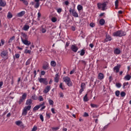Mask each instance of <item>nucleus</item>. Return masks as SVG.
Here are the masks:
<instances>
[{"label": "nucleus", "instance_id": "32", "mask_svg": "<svg viewBox=\"0 0 131 131\" xmlns=\"http://www.w3.org/2000/svg\"><path fill=\"white\" fill-rule=\"evenodd\" d=\"M7 17L9 19H11V18H13V14H12L11 12H8L7 15Z\"/></svg>", "mask_w": 131, "mask_h": 131}, {"label": "nucleus", "instance_id": "38", "mask_svg": "<svg viewBox=\"0 0 131 131\" xmlns=\"http://www.w3.org/2000/svg\"><path fill=\"white\" fill-rule=\"evenodd\" d=\"M39 108V106L38 105H36L33 108V111H37Z\"/></svg>", "mask_w": 131, "mask_h": 131}, {"label": "nucleus", "instance_id": "16", "mask_svg": "<svg viewBox=\"0 0 131 131\" xmlns=\"http://www.w3.org/2000/svg\"><path fill=\"white\" fill-rule=\"evenodd\" d=\"M50 91H51V86H47L43 91V93L45 94H48L50 92Z\"/></svg>", "mask_w": 131, "mask_h": 131}, {"label": "nucleus", "instance_id": "24", "mask_svg": "<svg viewBox=\"0 0 131 131\" xmlns=\"http://www.w3.org/2000/svg\"><path fill=\"white\" fill-rule=\"evenodd\" d=\"M131 78V76L130 75L127 74L124 77V80H130Z\"/></svg>", "mask_w": 131, "mask_h": 131}, {"label": "nucleus", "instance_id": "44", "mask_svg": "<svg viewBox=\"0 0 131 131\" xmlns=\"http://www.w3.org/2000/svg\"><path fill=\"white\" fill-rule=\"evenodd\" d=\"M23 4H24V5H25V6H28V2H27V1H26V0H24V1H23Z\"/></svg>", "mask_w": 131, "mask_h": 131}, {"label": "nucleus", "instance_id": "57", "mask_svg": "<svg viewBox=\"0 0 131 131\" xmlns=\"http://www.w3.org/2000/svg\"><path fill=\"white\" fill-rule=\"evenodd\" d=\"M40 119L42 122L43 121V116L42 115H40Z\"/></svg>", "mask_w": 131, "mask_h": 131}, {"label": "nucleus", "instance_id": "10", "mask_svg": "<svg viewBox=\"0 0 131 131\" xmlns=\"http://www.w3.org/2000/svg\"><path fill=\"white\" fill-rule=\"evenodd\" d=\"M71 50L72 51V52L76 53V52L78 51V47H77L75 44L72 45L71 47Z\"/></svg>", "mask_w": 131, "mask_h": 131}, {"label": "nucleus", "instance_id": "60", "mask_svg": "<svg viewBox=\"0 0 131 131\" xmlns=\"http://www.w3.org/2000/svg\"><path fill=\"white\" fill-rule=\"evenodd\" d=\"M40 16H41V14H40V13L38 12V18H37V19L38 20H39V19L40 18Z\"/></svg>", "mask_w": 131, "mask_h": 131}, {"label": "nucleus", "instance_id": "14", "mask_svg": "<svg viewBox=\"0 0 131 131\" xmlns=\"http://www.w3.org/2000/svg\"><path fill=\"white\" fill-rule=\"evenodd\" d=\"M112 40V38L111 37V36L109 35H106V38L104 39V41L107 42L108 41H111Z\"/></svg>", "mask_w": 131, "mask_h": 131}, {"label": "nucleus", "instance_id": "46", "mask_svg": "<svg viewBox=\"0 0 131 131\" xmlns=\"http://www.w3.org/2000/svg\"><path fill=\"white\" fill-rule=\"evenodd\" d=\"M59 95L60 96V98H64V94L62 92H60Z\"/></svg>", "mask_w": 131, "mask_h": 131}, {"label": "nucleus", "instance_id": "5", "mask_svg": "<svg viewBox=\"0 0 131 131\" xmlns=\"http://www.w3.org/2000/svg\"><path fill=\"white\" fill-rule=\"evenodd\" d=\"M30 110V106H25L22 111V116H26L28 113V111H29Z\"/></svg>", "mask_w": 131, "mask_h": 131}, {"label": "nucleus", "instance_id": "43", "mask_svg": "<svg viewBox=\"0 0 131 131\" xmlns=\"http://www.w3.org/2000/svg\"><path fill=\"white\" fill-rule=\"evenodd\" d=\"M51 21L55 23V22H57V18L56 17H52L51 19Z\"/></svg>", "mask_w": 131, "mask_h": 131}, {"label": "nucleus", "instance_id": "58", "mask_svg": "<svg viewBox=\"0 0 131 131\" xmlns=\"http://www.w3.org/2000/svg\"><path fill=\"white\" fill-rule=\"evenodd\" d=\"M51 112L53 113V114H56V113L55 112V108H51Z\"/></svg>", "mask_w": 131, "mask_h": 131}, {"label": "nucleus", "instance_id": "23", "mask_svg": "<svg viewBox=\"0 0 131 131\" xmlns=\"http://www.w3.org/2000/svg\"><path fill=\"white\" fill-rule=\"evenodd\" d=\"M30 28V27L29 25H25L23 27V30H25V31H27L28 29Z\"/></svg>", "mask_w": 131, "mask_h": 131}, {"label": "nucleus", "instance_id": "42", "mask_svg": "<svg viewBox=\"0 0 131 131\" xmlns=\"http://www.w3.org/2000/svg\"><path fill=\"white\" fill-rule=\"evenodd\" d=\"M115 95L117 97H119V95H120V92L119 91H116Z\"/></svg>", "mask_w": 131, "mask_h": 131}, {"label": "nucleus", "instance_id": "1", "mask_svg": "<svg viewBox=\"0 0 131 131\" xmlns=\"http://www.w3.org/2000/svg\"><path fill=\"white\" fill-rule=\"evenodd\" d=\"M109 4V1H104L103 3H99L97 4L98 9H100L102 11L107 10V6Z\"/></svg>", "mask_w": 131, "mask_h": 131}, {"label": "nucleus", "instance_id": "25", "mask_svg": "<svg viewBox=\"0 0 131 131\" xmlns=\"http://www.w3.org/2000/svg\"><path fill=\"white\" fill-rule=\"evenodd\" d=\"M114 54L115 55H119V54H120V50L118 49H116L114 50Z\"/></svg>", "mask_w": 131, "mask_h": 131}, {"label": "nucleus", "instance_id": "36", "mask_svg": "<svg viewBox=\"0 0 131 131\" xmlns=\"http://www.w3.org/2000/svg\"><path fill=\"white\" fill-rule=\"evenodd\" d=\"M51 65L53 67H55V66H56V62L55 61H51Z\"/></svg>", "mask_w": 131, "mask_h": 131}, {"label": "nucleus", "instance_id": "35", "mask_svg": "<svg viewBox=\"0 0 131 131\" xmlns=\"http://www.w3.org/2000/svg\"><path fill=\"white\" fill-rule=\"evenodd\" d=\"M118 3H119V0H116L115 2L116 9H117L118 8Z\"/></svg>", "mask_w": 131, "mask_h": 131}, {"label": "nucleus", "instance_id": "55", "mask_svg": "<svg viewBox=\"0 0 131 131\" xmlns=\"http://www.w3.org/2000/svg\"><path fill=\"white\" fill-rule=\"evenodd\" d=\"M57 13L60 14V13H61V12H62V9L61 8H59V9H57Z\"/></svg>", "mask_w": 131, "mask_h": 131}, {"label": "nucleus", "instance_id": "39", "mask_svg": "<svg viewBox=\"0 0 131 131\" xmlns=\"http://www.w3.org/2000/svg\"><path fill=\"white\" fill-rule=\"evenodd\" d=\"M81 89H82L83 90H84V89H85V83H81Z\"/></svg>", "mask_w": 131, "mask_h": 131}, {"label": "nucleus", "instance_id": "17", "mask_svg": "<svg viewBox=\"0 0 131 131\" xmlns=\"http://www.w3.org/2000/svg\"><path fill=\"white\" fill-rule=\"evenodd\" d=\"M104 74L102 73H99L98 74V79H99L100 80H103V79H104Z\"/></svg>", "mask_w": 131, "mask_h": 131}, {"label": "nucleus", "instance_id": "26", "mask_svg": "<svg viewBox=\"0 0 131 131\" xmlns=\"http://www.w3.org/2000/svg\"><path fill=\"white\" fill-rule=\"evenodd\" d=\"M21 35L24 39H28V36L27 34H26L25 33H21Z\"/></svg>", "mask_w": 131, "mask_h": 131}, {"label": "nucleus", "instance_id": "49", "mask_svg": "<svg viewBox=\"0 0 131 131\" xmlns=\"http://www.w3.org/2000/svg\"><path fill=\"white\" fill-rule=\"evenodd\" d=\"M39 102H42L43 101V98H42V96H39Z\"/></svg>", "mask_w": 131, "mask_h": 131}, {"label": "nucleus", "instance_id": "9", "mask_svg": "<svg viewBox=\"0 0 131 131\" xmlns=\"http://www.w3.org/2000/svg\"><path fill=\"white\" fill-rule=\"evenodd\" d=\"M21 39L24 45H25L26 46H30V45H31V42L27 40L28 39H24L23 38L21 37Z\"/></svg>", "mask_w": 131, "mask_h": 131}, {"label": "nucleus", "instance_id": "31", "mask_svg": "<svg viewBox=\"0 0 131 131\" xmlns=\"http://www.w3.org/2000/svg\"><path fill=\"white\" fill-rule=\"evenodd\" d=\"M90 105L92 108H98L99 107L98 105L93 104V103H91Z\"/></svg>", "mask_w": 131, "mask_h": 131}, {"label": "nucleus", "instance_id": "12", "mask_svg": "<svg viewBox=\"0 0 131 131\" xmlns=\"http://www.w3.org/2000/svg\"><path fill=\"white\" fill-rule=\"evenodd\" d=\"M43 0H34L35 3H36L34 6V8L35 9H38V8H39V6L40 5V3H39V1L42 2Z\"/></svg>", "mask_w": 131, "mask_h": 131}, {"label": "nucleus", "instance_id": "45", "mask_svg": "<svg viewBox=\"0 0 131 131\" xmlns=\"http://www.w3.org/2000/svg\"><path fill=\"white\" fill-rule=\"evenodd\" d=\"M116 86H117V88H121V83H117L116 84Z\"/></svg>", "mask_w": 131, "mask_h": 131}, {"label": "nucleus", "instance_id": "40", "mask_svg": "<svg viewBox=\"0 0 131 131\" xmlns=\"http://www.w3.org/2000/svg\"><path fill=\"white\" fill-rule=\"evenodd\" d=\"M31 53V50L26 49L25 50V54H30Z\"/></svg>", "mask_w": 131, "mask_h": 131}, {"label": "nucleus", "instance_id": "11", "mask_svg": "<svg viewBox=\"0 0 131 131\" xmlns=\"http://www.w3.org/2000/svg\"><path fill=\"white\" fill-rule=\"evenodd\" d=\"M33 100L31 99H29L26 100V105H27V107H30V109H31V104H32Z\"/></svg>", "mask_w": 131, "mask_h": 131}, {"label": "nucleus", "instance_id": "64", "mask_svg": "<svg viewBox=\"0 0 131 131\" xmlns=\"http://www.w3.org/2000/svg\"><path fill=\"white\" fill-rule=\"evenodd\" d=\"M90 27H95V24L94 23H91L90 24Z\"/></svg>", "mask_w": 131, "mask_h": 131}, {"label": "nucleus", "instance_id": "8", "mask_svg": "<svg viewBox=\"0 0 131 131\" xmlns=\"http://www.w3.org/2000/svg\"><path fill=\"white\" fill-rule=\"evenodd\" d=\"M38 80L39 82H40V83H43L46 85L48 84V83H49V82L48 81V80H47V78H38Z\"/></svg>", "mask_w": 131, "mask_h": 131}, {"label": "nucleus", "instance_id": "53", "mask_svg": "<svg viewBox=\"0 0 131 131\" xmlns=\"http://www.w3.org/2000/svg\"><path fill=\"white\" fill-rule=\"evenodd\" d=\"M128 85V82H124L123 83V89H124V88H125V85Z\"/></svg>", "mask_w": 131, "mask_h": 131}, {"label": "nucleus", "instance_id": "50", "mask_svg": "<svg viewBox=\"0 0 131 131\" xmlns=\"http://www.w3.org/2000/svg\"><path fill=\"white\" fill-rule=\"evenodd\" d=\"M15 58L16 59H19V58H20V54H19L16 53V54H15Z\"/></svg>", "mask_w": 131, "mask_h": 131}, {"label": "nucleus", "instance_id": "18", "mask_svg": "<svg viewBox=\"0 0 131 131\" xmlns=\"http://www.w3.org/2000/svg\"><path fill=\"white\" fill-rule=\"evenodd\" d=\"M40 31H41L42 33H46L47 32V30L46 29V26L42 25L40 29Z\"/></svg>", "mask_w": 131, "mask_h": 131}, {"label": "nucleus", "instance_id": "62", "mask_svg": "<svg viewBox=\"0 0 131 131\" xmlns=\"http://www.w3.org/2000/svg\"><path fill=\"white\" fill-rule=\"evenodd\" d=\"M112 80H113L112 76H110L108 78V80H109L110 82H111V81H112Z\"/></svg>", "mask_w": 131, "mask_h": 131}, {"label": "nucleus", "instance_id": "22", "mask_svg": "<svg viewBox=\"0 0 131 131\" xmlns=\"http://www.w3.org/2000/svg\"><path fill=\"white\" fill-rule=\"evenodd\" d=\"M7 3L3 0H0V7H6Z\"/></svg>", "mask_w": 131, "mask_h": 131}, {"label": "nucleus", "instance_id": "28", "mask_svg": "<svg viewBox=\"0 0 131 131\" xmlns=\"http://www.w3.org/2000/svg\"><path fill=\"white\" fill-rule=\"evenodd\" d=\"M84 102H88L89 101V98H88V94H85L83 98Z\"/></svg>", "mask_w": 131, "mask_h": 131}, {"label": "nucleus", "instance_id": "48", "mask_svg": "<svg viewBox=\"0 0 131 131\" xmlns=\"http://www.w3.org/2000/svg\"><path fill=\"white\" fill-rule=\"evenodd\" d=\"M60 129L59 127H53L52 130H58V129Z\"/></svg>", "mask_w": 131, "mask_h": 131}, {"label": "nucleus", "instance_id": "20", "mask_svg": "<svg viewBox=\"0 0 131 131\" xmlns=\"http://www.w3.org/2000/svg\"><path fill=\"white\" fill-rule=\"evenodd\" d=\"M25 11H22L20 12H19L17 13V16L18 17H23L24 15H25Z\"/></svg>", "mask_w": 131, "mask_h": 131}, {"label": "nucleus", "instance_id": "7", "mask_svg": "<svg viewBox=\"0 0 131 131\" xmlns=\"http://www.w3.org/2000/svg\"><path fill=\"white\" fill-rule=\"evenodd\" d=\"M69 12L70 14H72V16L73 17H75V18H78V13L75 11V9L70 8Z\"/></svg>", "mask_w": 131, "mask_h": 131}, {"label": "nucleus", "instance_id": "3", "mask_svg": "<svg viewBox=\"0 0 131 131\" xmlns=\"http://www.w3.org/2000/svg\"><path fill=\"white\" fill-rule=\"evenodd\" d=\"M63 81L67 83L68 86H72L73 84L72 82L71 81V79L68 76H66L63 78Z\"/></svg>", "mask_w": 131, "mask_h": 131}, {"label": "nucleus", "instance_id": "59", "mask_svg": "<svg viewBox=\"0 0 131 131\" xmlns=\"http://www.w3.org/2000/svg\"><path fill=\"white\" fill-rule=\"evenodd\" d=\"M107 128H108V125L104 126L102 128V130H105V129H107Z\"/></svg>", "mask_w": 131, "mask_h": 131}, {"label": "nucleus", "instance_id": "47", "mask_svg": "<svg viewBox=\"0 0 131 131\" xmlns=\"http://www.w3.org/2000/svg\"><path fill=\"white\" fill-rule=\"evenodd\" d=\"M121 97H125V92H121Z\"/></svg>", "mask_w": 131, "mask_h": 131}, {"label": "nucleus", "instance_id": "29", "mask_svg": "<svg viewBox=\"0 0 131 131\" xmlns=\"http://www.w3.org/2000/svg\"><path fill=\"white\" fill-rule=\"evenodd\" d=\"M31 99L32 100H37V99H38V97H37V96H36V95L34 94L31 96Z\"/></svg>", "mask_w": 131, "mask_h": 131}, {"label": "nucleus", "instance_id": "63", "mask_svg": "<svg viewBox=\"0 0 131 131\" xmlns=\"http://www.w3.org/2000/svg\"><path fill=\"white\" fill-rule=\"evenodd\" d=\"M46 74V72L45 71H41V75H45Z\"/></svg>", "mask_w": 131, "mask_h": 131}, {"label": "nucleus", "instance_id": "54", "mask_svg": "<svg viewBox=\"0 0 131 131\" xmlns=\"http://www.w3.org/2000/svg\"><path fill=\"white\" fill-rule=\"evenodd\" d=\"M37 129V127L34 126L32 129V131H36V130Z\"/></svg>", "mask_w": 131, "mask_h": 131}, {"label": "nucleus", "instance_id": "4", "mask_svg": "<svg viewBox=\"0 0 131 131\" xmlns=\"http://www.w3.org/2000/svg\"><path fill=\"white\" fill-rule=\"evenodd\" d=\"M26 98H27V93H25L23 94L21 97H20L18 100V104L19 105L22 104V103H23V101L26 100Z\"/></svg>", "mask_w": 131, "mask_h": 131}, {"label": "nucleus", "instance_id": "52", "mask_svg": "<svg viewBox=\"0 0 131 131\" xmlns=\"http://www.w3.org/2000/svg\"><path fill=\"white\" fill-rule=\"evenodd\" d=\"M45 102H42V103H40L39 105H38V106L40 108V107H42V106H45Z\"/></svg>", "mask_w": 131, "mask_h": 131}, {"label": "nucleus", "instance_id": "21", "mask_svg": "<svg viewBox=\"0 0 131 131\" xmlns=\"http://www.w3.org/2000/svg\"><path fill=\"white\" fill-rule=\"evenodd\" d=\"M54 81L58 83L59 82V74H56L55 75V77H54Z\"/></svg>", "mask_w": 131, "mask_h": 131}, {"label": "nucleus", "instance_id": "34", "mask_svg": "<svg viewBox=\"0 0 131 131\" xmlns=\"http://www.w3.org/2000/svg\"><path fill=\"white\" fill-rule=\"evenodd\" d=\"M83 8L82 7V6L80 5H78L77 6V10L78 11H81V10H82Z\"/></svg>", "mask_w": 131, "mask_h": 131}, {"label": "nucleus", "instance_id": "30", "mask_svg": "<svg viewBox=\"0 0 131 131\" xmlns=\"http://www.w3.org/2000/svg\"><path fill=\"white\" fill-rule=\"evenodd\" d=\"M84 54H85V50H83V49H82V50L80 51V56H83V55H84Z\"/></svg>", "mask_w": 131, "mask_h": 131}, {"label": "nucleus", "instance_id": "13", "mask_svg": "<svg viewBox=\"0 0 131 131\" xmlns=\"http://www.w3.org/2000/svg\"><path fill=\"white\" fill-rule=\"evenodd\" d=\"M42 69L43 70H48L50 69V65L49 64L48 62H45L42 66Z\"/></svg>", "mask_w": 131, "mask_h": 131}, {"label": "nucleus", "instance_id": "27", "mask_svg": "<svg viewBox=\"0 0 131 131\" xmlns=\"http://www.w3.org/2000/svg\"><path fill=\"white\" fill-rule=\"evenodd\" d=\"M99 24H100V25H102V26L104 25V24H105V19L103 18L100 19Z\"/></svg>", "mask_w": 131, "mask_h": 131}, {"label": "nucleus", "instance_id": "37", "mask_svg": "<svg viewBox=\"0 0 131 131\" xmlns=\"http://www.w3.org/2000/svg\"><path fill=\"white\" fill-rule=\"evenodd\" d=\"M49 103V105H51L52 106H53V105H54V101H53L51 99H49L48 100Z\"/></svg>", "mask_w": 131, "mask_h": 131}, {"label": "nucleus", "instance_id": "6", "mask_svg": "<svg viewBox=\"0 0 131 131\" xmlns=\"http://www.w3.org/2000/svg\"><path fill=\"white\" fill-rule=\"evenodd\" d=\"M8 56H9V52H8V50H4L1 53V56L2 58H6V60L8 59Z\"/></svg>", "mask_w": 131, "mask_h": 131}, {"label": "nucleus", "instance_id": "51", "mask_svg": "<svg viewBox=\"0 0 131 131\" xmlns=\"http://www.w3.org/2000/svg\"><path fill=\"white\" fill-rule=\"evenodd\" d=\"M60 89H61L63 90H64V88H63V83H60L59 85Z\"/></svg>", "mask_w": 131, "mask_h": 131}, {"label": "nucleus", "instance_id": "33", "mask_svg": "<svg viewBox=\"0 0 131 131\" xmlns=\"http://www.w3.org/2000/svg\"><path fill=\"white\" fill-rule=\"evenodd\" d=\"M14 39H15V36H13L11 38H10V39L8 41V43H11V42H12V41H13V40H14Z\"/></svg>", "mask_w": 131, "mask_h": 131}, {"label": "nucleus", "instance_id": "41", "mask_svg": "<svg viewBox=\"0 0 131 131\" xmlns=\"http://www.w3.org/2000/svg\"><path fill=\"white\" fill-rule=\"evenodd\" d=\"M70 45V41H67L65 45V49H66L67 48H68V47H69Z\"/></svg>", "mask_w": 131, "mask_h": 131}, {"label": "nucleus", "instance_id": "19", "mask_svg": "<svg viewBox=\"0 0 131 131\" xmlns=\"http://www.w3.org/2000/svg\"><path fill=\"white\" fill-rule=\"evenodd\" d=\"M15 124L18 126H23V122L22 121L18 120L15 122Z\"/></svg>", "mask_w": 131, "mask_h": 131}, {"label": "nucleus", "instance_id": "56", "mask_svg": "<svg viewBox=\"0 0 131 131\" xmlns=\"http://www.w3.org/2000/svg\"><path fill=\"white\" fill-rule=\"evenodd\" d=\"M89 116V114L88 113L85 112L83 115L84 117H88Z\"/></svg>", "mask_w": 131, "mask_h": 131}, {"label": "nucleus", "instance_id": "61", "mask_svg": "<svg viewBox=\"0 0 131 131\" xmlns=\"http://www.w3.org/2000/svg\"><path fill=\"white\" fill-rule=\"evenodd\" d=\"M29 64H30V60L28 59L26 63V65H29Z\"/></svg>", "mask_w": 131, "mask_h": 131}, {"label": "nucleus", "instance_id": "15", "mask_svg": "<svg viewBox=\"0 0 131 131\" xmlns=\"http://www.w3.org/2000/svg\"><path fill=\"white\" fill-rule=\"evenodd\" d=\"M119 69H120V65L115 66L114 68V71L116 72V73H118V72H119Z\"/></svg>", "mask_w": 131, "mask_h": 131}, {"label": "nucleus", "instance_id": "2", "mask_svg": "<svg viewBox=\"0 0 131 131\" xmlns=\"http://www.w3.org/2000/svg\"><path fill=\"white\" fill-rule=\"evenodd\" d=\"M113 36H117L118 37H122L126 35V32L122 30H118L113 33Z\"/></svg>", "mask_w": 131, "mask_h": 131}]
</instances>
